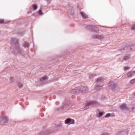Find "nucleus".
Returning a JSON list of instances; mask_svg holds the SVG:
<instances>
[{
	"mask_svg": "<svg viewBox=\"0 0 135 135\" xmlns=\"http://www.w3.org/2000/svg\"><path fill=\"white\" fill-rule=\"evenodd\" d=\"M11 46L15 47L17 53L22 55L23 50L22 49L19 47L18 40L15 38H13L11 41Z\"/></svg>",
	"mask_w": 135,
	"mask_h": 135,
	"instance_id": "nucleus-1",
	"label": "nucleus"
},
{
	"mask_svg": "<svg viewBox=\"0 0 135 135\" xmlns=\"http://www.w3.org/2000/svg\"><path fill=\"white\" fill-rule=\"evenodd\" d=\"M87 90L88 88L86 87H82L80 86L74 89H73L72 90L71 93L75 94H77V93L84 92Z\"/></svg>",
	"mask_w": 135,
	"mask_h": 135,
	"instance_id": "nucleus-2",
	"label": "nucleus"
},
{
	"mask_svg": "<svg viewBox=\"0 0 135 135\" xmlns=\"http://www.w3.org/2000/svg\"><path fill=\"white\" fill-rule=\"evenodd\" d=\"M86 29L91 32H97L99 30L98 27L94 26L89 25L87 26L86 28Z\"/></svg>",
	"mask_w": 135,
	"mask_h": 135,
	"instance_id": "nucleus-3",
	"label": "nucleus"
},
{
	"mask_svg": "<svg viewBox=\"0 0 135 135\" xmlns=\"http://www.w3.org/2000/svg\"><path fill=\"white\" fill-rule=\"evenodd\" d=\"M96 84L95 85V89L97 91L99 90V88L101 87V78L100 77L99 78L97 79V80L96 81Z\"/></svg>",
	"mask_w": 135,
	"mask_h": 135,
	"instance_id": "nucleus-4",
	"label": "nucleus"
},
{
	"mask_svg": "<svg viewBox=\"0 0 135 135\" xmlns=\"http://www.w3.org/2000/svg\"><path fill=\"white\" fill-rule=\"evenodd\" d=\"M108 86L109 89L114 90L116 88V85L113 81H110L108 84Z\"/></svg>",
	"mask_w": 135,
	"mask_h": 135,
	"instance_id": "nucleus-5",
	"label": "nucleus"
},
{
	"mask_svg": "<svg viewBox=\"0 0 135 135\" xmlns=\"http://www.w3.org/2000/svg\"><path fill=\"white\" fill-rule=\"evenodd\" d=\"M98 104V102L96 101H93L88 102L86 103V108H88L90 106H95Z\"/></svg>",
	"mask_w": 135,
	"mask_h": 135,
	"instance_id": "nucleus-6",
	"label": "nucleus"
},
{
	"mask_svg": "<svg viewBox=\"0 0 135 135\" xmlns=\"http://www.w3.org/2000/svg\"><path fill=\"white\" fill-rule=\"evenodd\" d=\"M8 121L7 117L6 116H3L1 118V120L0 122L1 125H3L4 123H7Z\"/></svg>",
	"mask_w": 135,
	"mask_h": 135,
	"instance_id": "nucleus-7",
	"label": "nucleus"
},
{
	"mask_svg": "<svg viewBox=\"0 0 135 135\" xmlns=\"http://www.w3.org/2000/svg\"><path fill=\"white\" fill-rule=\"evenodd\" d=\"M74 120L68 118L65 120V123L66 124H69L74 123Z\"/></svg>",
	"mask_w": 135,
	"mask_h": 135,
	"instance_id": "nucleus-8",
	"label": "nucleus"
},
{
	"mask_svg": "<svg viewBox=\"0 0 135 135\" xmlns=\"http://www.w3.org/2000/svg\"><path fill=\"white\" fill-rule=\"evenodd\" d=\"M53 132L52 131L49 130L44 131L40 133V135H46Z\"/></svg>",
	"mask_w": 135,
	"mask_h": 135,
	"instance_id": "nucleus-9",
	"label": "nucleus"
},
{
	"mask_svg": "<svg viewBox=\"0 0 135 135\" xmlns=\"http://www.w3.org/2000/svg\"><path fill=\"white\" fill-rule=\"evenodd\" d=\"M92 38L95 39L100 40L101 38V35H94L92 36Z\"/></svg>",
	"mask_w": 135,
	"mask_h": 135,
	"instance_id": "nucleus-10",
	"label": "nucleus"
},
{
	"mask_svg": "<svg viewBox=\"0 0 135 135\" xmlns=\"http://www.w3.org/2000/svg\"><path fill=\"white\" fill-rule=\"evenodd\" d=\"M135 73V72L134 71H130L127 73V75L128 77H131Z\"/></svg>",
	"mask_w": 135,
	"mask_h": 135,
	"instance_id": "nucleus-11",
	"label": "nucleus"
},
{
	"mask_svg": "<svg viewBox=\"0 0 135 135\" xmlns=\"http://www.w3.org/2000/svg\"><path fill=\"white\" fill-rule=\"evenodd\" d=\"M80 14L81 16L83 19H86L88 17V15L85 14L83 12H81Z\"/></svg>",
	"mask_w": 135,
	"mask_h": 135,
	"instance_id": "nucleus-12",
	"label": "nucleus"
},
{
	"mask_svg": "<svg viewBox=\"0 0 135 135\" xmlns=\"http://www.w3.org/2000/svg\"><path fill=\"white\" fill-rule=\"evenodd\" d=\"M130 55H126L124 56L123 59V60L125 61H126L128 60L130 58Z\"/></svg>",
	"mask_w": 135,
	"mask_h": 135,
	"instance_id": "nucleus-13",
	"label": "nucleus"
},
{
	"mask_svg": "<svg viewBox=\"0 0 135 135\" xmlns=\"http://www.w3.org/2000/svg\"><path fill=\"white\" fill-rule=\"evenodd\" d=\"M32 7L33 10H36L37 8V6L36 4H34L32 5Z\"/></svg>",
	"mask_w": 135,
	"mask_h": 135,
	"instance_id": "nucleus-14",
	"label": "nucleus"
},
{
	"mask_svg": "<svg viewBox=\"0 0 135 135\" xmlns=\"http://www.w3.org/2000/svg\"><path fill=\"white\" fill-rule=\"evenodd\" d=\"M119 107L120 109H125L126 108V104H123L120 106Z\"/></svg>",
	"mask_w": 135,
	"mask_h": 135,
	"instance_id": "nucleus-15",
	"label": "nucleus"
},
{
	"mask_svg": "<svg viewBox=\"0 0 135 135\" xmlns=\"http://www.w3.org/2000/svg\"><path fill=\"white\" fill-rule=\"evenodd\" d=\"M29 45H30L28 42H25L24 43L23 46L25 48H28L29 47Z\"/></svg>",
	"mask_w": 135,
	"mask_h": 135,
	"instance_id": "nucleus-16",
	"label": "nucleus"
},
{
	"mask_svg": "<svg viewBox=\"0 0 135 135\" xmlns=\"http://www.w3.org/2000/svg\"><path fill=\"white\" fill-rule=\"evenodd\" d=\"M47 76H43L40 79V80L41 82H43L47 79Z\"/></svg>",
	"mask_w": 135,
	"mask_h": 135,
	"instance_id": "nucleus-17",
	"label": "nucleus"
},
{
	"mask_svg": "<svg viewBox=\"0 0 135 135\" xmlns=\"http://www.w3.org/2000/svg\"><path fill=\"white\" fill-rule=\"evenodd\" d=\"M96 76L95 74H90L89 76V78L90 79H91Z\"/></svg>",
	"mask_w": 135,
	"mask_h": 135,
	"instance_id": "nucleus-18",
	"label": "nucleus"
},
{
	"mask_svg": "<svg viewBox=\"0 0 135 135\" xmlns=\"http://www.w3.org/2000/svg\"><path fill=\"white\" fill-rule=\"evenodd\" d=\"M17 85L18 86L20 89L22 88L23 86L22 84L19 83H18Z\"/></svg>",
	"mask_w": 135,
	"mask_h": 135,
	"instance_id": "nucleus-19",
	"label": "nucleus"
},
{
	"mask_svg": "<svg viewBox=\"0 0 135 135\" xmlns=\"http://www.w3.org/2000/svg\"><path fill=\"white\" fill-rule=\"evenodd\" d=\"M135 83V78L131 80L129 82L130 84H133Z\"/></svg>",
	"mask_w": 135,
	"mask_h": 135,
	"instance_id": "nucleus-20",
	"label": "nucleus"
},
{
	"mask_svg": "<svg viewBox=\"0 0 135 135\" xmlns=\"http://www.w3.org/2000/svg\"><path fill=\"white\" fill-rule=\"evenodd\" d=\"M41 10H42V8H41L40 9V10L38 11L37 12V13H38V15H43V13H42V12Z\"/></svg>",
	"mask_w": 135,
	"mask_h": 135,
	"instance_id": "nucleus-21",
	"label": "nucleus"
},
{
	"mask_svg": "<svg viewBox=\"0 0 135 135\" xmlns=\"http://www.w3.org/2000/svg\"><path fill=\"white\" fill-rule=\"evenodd\" d=\"M112 114L110 113H108L105 116V117L107 118H108L110 116H111Z\"/></svg>",
	"mask_w": 135,
	"mask_h": 135,
	"instance_id": "nucleus-22",
	"label": "nucleus"
},
{
	"mask_svg": "<svg viewBox=\"0 0 135 135\" xmlns=\"http://www.w3.org/2000/svg\"><path fill=\"white\" fill-rule=\"evenodd\" d=\"M14 80V79L13 77H11L10 78V81L11 83Z\"/></svg>",
	"mask_w": 135,
	"mask_h": 135,
	"instance_id": "nucleus-23",
	"label": "nucleus"
},
{
	"mask_svg": "<svg viewBox=\"0 0 135 135\" xmlns=\"http://www.w3.org/2000/svg\"><path fill=\"white\" fill-rule=\"evenodd\" d=\"M98 117H101V111H99L98 113Z\"/></svg>",
	"mask_w": 135,
	"mask_h": 135,
	"instance_id": "nucleus-24",
	"label": "nucleus"
},
{
	"mask_svg": "<svg viewBox=\"0 0 135 135\" xmlns=\"http://www.w3.org/2000/svg\"><path fill=\"white\" fill-rule=\"evenodd\" d=\"M109 134L108 133L104 132L102 133V135H108Z\"/></svg>",
	"mask_w": 135,
	"mask_h": 135,
	"instance_id": "nucleus-25",
	"label": "nucleus"
},
{
	"mask_svg": "<svg viewBox=\"0 0 135 135\" xmlns=\"http://www.w3.org/2000/svg\"><path fill=\"white\" fill-rule=\"evenodd\" d=\"M131 29L132 30H135V25H133L131 27Z\"/></svg>",
	"mask_w": 135,
	"mask_h": 135,
	"instance_id": "nucleus-26",
	"label": "nucleus"
},
{
	"mask_svg": "<svg viewBox=\"0 0 135 135\" xmlns=\"http://www.w3.org/2000/svg\"><path fill=\"white\" fill-rule=\"evenodd\" d=\"M4 23V20H3L0 19V23L2 24Z\"/></svg>",
	"mask_w": 135,
	"mask_h": 135,
	"instance_id": "nucleus-27",
	"label": "nucleus"
},
{
	"mask_svg": "<svg viewBox=\"0 0 135 135\" xmlns=\"http://www.w3.org/2000/svg\"><path fill=\"white\" fill-rule=\"evenodd\" d=\"M121 132V131H119L116 133V135H120V134Z\"/></svg>",
	"mask_w": 135,
	"mask_h": 135,
	"instance_id": "nucleus-28",
	"label": "nucleus"
},
{
	"mask_svg": "<svg viewBox=\"0 0 135 135\" xmlns=\"http://www.w3.org/2000/svg\"><path fill=\"white\" fill-rule=\"evenodd\" d=\"M128 69V67H124V70H127Z\"/></svg>",
	"mask_w": 135,
	"mask_h": 135,
	"instance_id": "nucleus-29",
	"label": "nucleus"
},
{
	"mask_svg": "<svg viewBox=\"0 0 135 135\" xmlns=\"http://www.w3.org/2000/svg\"><path fill=\"white\" fill-rule=\"evenodd\" d=\"M77 99L78 100H80V98L79 97H77Z\"/></svg>",
	"mask_w": 135,
	"mask_h": 135,
	"instance_id": "nucleus-30",
	"label": "nucleus"
},
{
	"mask_svg": "<svg viewBox=\"0 0 135 135\" xmlns=\"http://www.w3.org/2000/svg\"><path fill=\"white\" fill-rule=\"evenodd\" d=\"M104 114V112L102 111V116Z\"/></svg>",
	"mask_w": 135,
	"mask_h": 135,
	"instance_id": "nucleus-31",
	"label": "nucleus"
},
{
	"mask_svg": "<svg viewBox=\"0 0 135 135\" xmlns=\"http://www.w3.org/2000/svg\"><path fill=\"white\" fill-rule=\"evenodd\" d=\"M129 49H130V50H131L132 49H131V48H130V47H129Z\"/></svg>",
	"mask_w": 135,
	"mask_h": 135,
	"instance_id": "nucleus-32",
	"label": "nucleus"
},
{
	"mask_svg": "<svg viewBox=\"0 0 135 135\" xmlns=\"http://www.w3.org/2000/svg\"><path fill=\"white\" fill-rule=\"evenodd\" d=\"M64 107L63 106V109H64Z\"/></svg>",
	"mask_w": 135,
	"mask_h": 135,
	"instance_id": "nucleus-33",
	"label": "nucleus"
},
{
	"mask_svg": "<svg viewBox=\"0 0 135 135\" xmlns=\"http://www.w3.org/2000/svg\"><path fill=\"white\" fill-rule=\"evenodd\" d=\"M134 96H135V93H134Z\"/></svg>",
	"mask_w": 135,
	"mask_h": 135,
	"instance_id": "nucleus-34",
	"label": "nucleus"
},
{
	"mask_svg": "<svg viewBox=\"0 0 135 135\" xmlns=\"http://www.w3.org/2000/svg\"><path fill=\"white\" fill-rule=\"evenodd\" d=\"M102 81L103 80V79H102Z\"/></svg>",
	"mask_w": 135,
	"mask_h": 135,
	"instance_id": "nucleus-35",
	"label": "nucleus"
},
{
	"mask_svg": "<svg viewBox=\"0 0 135 135\" xmlns=\"http://www.w3.org/2000/svg\"><path fill=\"white\" fill-rule=\"evenodd\" d=\"M71 14H72V13H71ZM72 14L73 15V13H72Z\"/></svg>",
	"mask_w": 135,
	"mask_h": 135,
	"instance_id": "nucleus-36",
	"label": "nucleus"
},
{
	"mask_svg": "<svg viewBox=\"0 0 135 135\" xmlns=\"http://www.w3.org/2000/svg\"><path fill=\"white\" fill-rule=\"evenodd\" d=\"M133 51H135V50H133Z\"/></svg>",
	"mask_w": 135,
	"mask_h": 135,
	"instance_id": "nucleus-37",
	"label": "nucleus"
}]
</instances>
